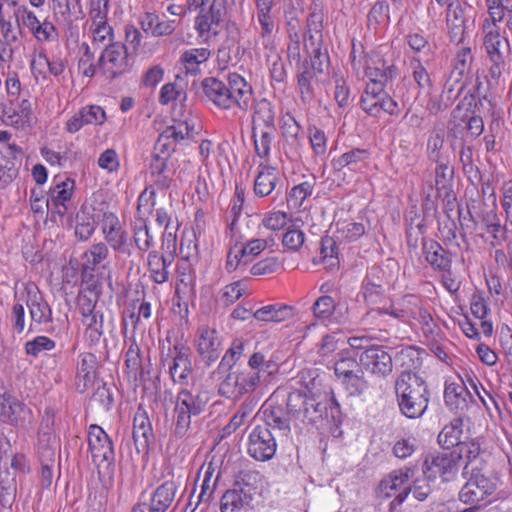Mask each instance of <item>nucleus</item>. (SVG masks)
I'll return each instance as SVG.
<instances>
[{
    "label": "nucleus",
    "mask_w": 512,
    "mask_h": 512,
    "mask_svg": "<svg viewBox=\"0 0 512 512\" xmlns=\"http://www.w3.org/2000/svg\"><path fill=\"white\" fill-rule=\"evenodd\" d=\"M470 310L473 316L481 320V330L485 336H491L493 332V325L486 319L489 312L487 303L480 293H474L470 301Z\"/></svg>",
    "instance_id": "obj_34"
},
{
    "label": "nucleus",
    "mask_w": 512,
    "mask_h": 512,
    "mask_svg": "<svg viewBox=\"0 0 512 512\" xmlns=\"http://www.w3.org/2000/svg\"><path fill=\"white\" fill-rule=\"evenodd\" d=\"M252 501L250 492L243 488L228 490L221 498V512H246Z\"/></svg>",
    "instance_id": "obj_26"
},
{
    "label": "nucleus",
    "mask_w": 512,
    "mask_h": 512,
    "mask_svg": "<svg viewBox=\"0 0 512 512\" xmlns=\"http://www.w3.org/2000/svg\"><path fill=\"white\" fill-rule=\"evenodd\" d=\"M208 48H192L186 50L181 56V62L187 74L197 75L201 72L200 66L210 57Z\"/></svg>",
    "instance_id": "obj_32"
},
{
    "label": "nucleus",
    "mask_w": 512,
    "mask_h": 512,
    "mask_svg": "<svg viewBox=\"0 0 512 512\" xmlns=\"http://www.w3.org/2000/svg\"><path fill=\"white\" fill-rule=\"evenodd\" d=\"M337 355L338 359L334 363V370L339 380L349 374L355 373L356 370H358L356 360L354 357L349 355L347 349H342V351Z\"/></svg>",
    "instance_id": "obj_48"
},
{
    "label": "nucleus",
    "mask_w": 512,
    "mask_h": 512,
    "mask_svg": "<svg viewBox=\"0 0 512 512\" xmlns=\"http://www.w3.org/2000/svg\"><path fill=\"white\" fill-rule=\"evenodd\" d=\"M171 261L157 252H151L148 256V269L154 282L162 284L168 280V266Z\"/></svg>",
    "instance_id": "obj_37"
},
{
    "label": "nucleus",
    "mask_w": 512,
    "mask_h": 512,
    "mask_svg": "<svg viewBox=\"0 0 512 512\" xmlns=\"http://www.w3.org/2000/svg\"><path fill=\"white\" fill-rule=\"evenodd\" d=\"M309 140L315 155L322 156L326 153L327 138L324 131L317 127L309 128Z\"/></svg>",
    "instance_id": "obj_63"
},
{
    "label": "nucleus",
    "mask_w": 512,
    "mask_h": 512,
    "mask_svg": "<svg viewBox=\"0 0 512 512\" xmlns=\"http://www.w3.org/2000/svg\"><path fill=\"white\" fill-rule=\"evenodd\" d=\"M102 232L106 242L112 249L124 254H130L128 235L123 230L120 220L115 214H104Z\"/></svg>",
    "instance_id": "obj_16"
},
{
    "label": "nucleus",
    "mask_w": 512,
    "mask_h": 512,
    "mask_svg": "<svg viewBox=\"0 0 512 512\" xmlns=\"http://www.w3.org/2000/svg\"><path fill=\"white\" fill-rule=\"evenodd\" d=\"M272 239H252L246 245L240 246L246 260L250 263L254 257L258 256L268 246L272 244Z\"/></svg>",
    "instance_id": "obj_59"
},
{
    "label": "nucleus",
    "mask_w": 512,
    "mask_h": 512,
    "mask_svg": "<svg viewBox=\"0 0 512 512\" xmlns=\"http://www.w3.org/2000/svg\"><path fill=\"white\" fill-rule=\"evenodd\" d=\"M30 411L10 394H0V420L17 425L27 419Z\"/></svg>",
    "instance_id": "obj_24"
},
{
    "label": "nucleus",
    "mask_w": 512,
    "mask_h": 512,
    "mask_svg": "<svg viewBox=\"0 0 512 512\" xmlns=\"http://www.w3.org/2000/svg\"><path fill=\"white\" fill-rule=\"evenodd\" d=\"M17 20L22 24L24 28L30 30V32H47L48 24L41 23L36 15L29 11L27 8L18 9Z\"/></svg>",
    "instance_id": "obj_51"
},
{
    "label": "nucleus",
    "mask_w": 512,
    "mask_h": 512,
    "mask_svg": "<svg viewBox=\"0 0 512 512\" xmlns=\"http://www.w3.org/2000/svg\"><path fill=\"white\" fill-rule=\"evenodd\" d=\"M176 491L177 486L173 481H166L158 486L150 498V502L156 508L155 511L165 512L172 504Z\"/></svg>",
    "instance_id": "obj_31"
},
{
    "label": "nucleus",
    "mask_w": 512,
    "mask_h": 512,
    "mask_svg": "<svg viewBox=\"0 0 512 512\" xmlns=\"http://www.w3.org/2000/svg\"><path fill=\"white\" fill-rule=\"evenodd\" d=\"M415 470L411 467H403L387 474L379 482L376 489V496L381 499L394 498L390 503V510L393 511L400 506L411 493L410 480Z\"/></svg>",
    "instance_id": "obj_6"
},
{
    "label": "nucleus",
    "mask_w": 512,
    "mask_h": 512,
    "mask_svg": "<svg viewBox=\"0 0 512 512\" xmlns=\"http://www.w3.org/2000/svg\"><path fill=\"white\" fill-rule=\"evenodd\" d=\"M58 444L55 435L51 431L39 434L38 451L41 462V485L48 488L53 480V468L56 461Z\"/></svg>",
    "instance_id": "obj_12"
},
{
    "label": "nucleus",
    "mask_w": 512,
    "mask_h": 512,
    "mask_svg": "<svg viewBox=\"0 0 512 512\" xmlns=\"http://www.w3.org/2000/svg\"><path fill=\"white\" fill-rule=\"evenodd\" d=\"M305 406L314 407L315 412H319L320 417L326 419L336 420L340 416V405L331 394H325L315 405L306 401Z\"/></svg>",
    "instance_id": "obj_42"
},
{
    "label": "nucleus",
    "mask_w": 512,
    "mask_h": 512,
    "mask_svg": "<svg viewBox=\"0 0 512 512\" xmlns=\"http://www.w3.org/2000/svg\"><path fill=\"white\" fill-rule=\"evenodd\" d=\"M229 98L231 99V109L237 107L241 110H247L253 100V90L251 85L240 74L231 73L228 76Z\"/></svg>",
    "instance_id": "obj_19"
},
{
    "label": "nucleus",
    "mask_w": 512,
    "mask_h": 512,
    "mask_svg": "<svg viewBox=\"0 0 512 512\" xmlns=\"http://www.w3.org/2000/svg\"><path fill=\"white\" fill-rule=\"evenodd\" d=\"M56 342L48 336H36L24 345V351L28 356L39 357L42 353L54 350Z\"/></svg>",
    "instance_id": "obj_46"
},
{
    "label": "nucleus",
    "mask_w": 512,
    "mask_h": 512,
    "mask_svg": "<svg viewBox=\"0 0 512 512\" xmlns=\"http://www.w3.org/2000/svg\"><path fill=\"white\" fill-rule=\"evenodd\" d=\"M276 452V442L271 431L266 427L257 426L249 435L248 453L258 461H266Z\"/></svg>",
    "instance_id": "obj_13"
},
{
    "label": "nucleus",
    "mask_w": 512,
    "mask_h": 512,
    "mask_svg": "<svg viewBox=\"0 0 512 512\" xmlns=\"http://www.w3.org/2000/svg\"><path fill=\"white\" fill-rule=\"evenodd\" d=\"M253 122L255 125H263L267 129L273 128L275 111L270 101L263 98L256 103Z\"/></svg>",
    "instance_id": "obj_43"
},
{
    "label": "nucleus",
    "mask_w": 512,
    "mask_h": 512,
    "mask_svg": "<svg viewBox=\"0 0 512 512\" xmlns=\"http://www.w3.org/2000/svg\"><path fill=\"white\" fill-rule=\"evenodd\" d=\"M186 100V93L183 88L174 83H167L162 86L159 93V101L163 105L177 101L183 103Z\"/></svg>",
    "instance_id": "obj_53"
},
{
    "label": "nucleus",
    "mask_w": 512,
    "mask_h": 512,
    "mask_svg": "<svg viewBox=\"0 0 512 512\" xmlns=\"http://www.w3.org/2000/svg\"><path fill=\"white\" fill-rule=\"evenodd\" d=\"M293 309L284 304L264 306L253 313V317L259 321L279 323L292 317Z\"/></svg>",
    "instance_id": "obj_30"
},
{
    "label": "nucleus",
    "mask_w": 512,
    "mask_h": 512,
    "mask_svg": "<svg viewBox=\"0 0 512 512\" xmlns=\"http://www.w3.org/2000/svg\"><path fill=\"white\" fill-rule=\"evenodd\" d=\"M98 166L108 173L117 172L120 167L118 154L113 149H106L98 158Z\"/></svg>",
    "instance_id": "obj_62"
},
{
    "label": "nucleus",
    "mask_w": 512,
    "mask_h": 512,
    "mask_svg": "<svg viewBox=\"0 0 512 512\" xmlns=\"http://www.w3.org/2000/svg\"><path fill=\"white\" fill-rule=\"evenodd\" d=\"M277 182V170L268 165L260 164L254 181V193L256 196L265 197L275 189Z\"/></svg>",
    "instance_id": "obj_28"
},
{
    "label": "nucleus",
    "mask_w": 512,
    "mask_h": 512,
    "mask_svg": "<svg viewBox=\"0 0 512 512\" xmlns=\"http://www.w3.org/2000/svg\"><path fill=\"white\" fill-rule=\"evenodd\" d=\"M107 255L108 249L106 245L103 243H97L85 252V266L87 268H94L96 265L101 263Z\"/></svg>",
    "instance_id": "obj_60"
},
{
    "label": "nucleus",
    "mask_w": 512,
    "mask_h": 512,
    "mask_svg": "<svg viewBox=\"0 0 512 512\" xmlns=\"http://www.w3.org/2000/svg\"><path fill=\"white\" fill-rule=\"evenodd\" d=\"M336 309L335 301L332 297L324 295L319 297L312 306L313 314L318 319H327Z\"/></svg>",
    "instance_id": "obj_57"
},
{
    "label": "nucleus",
    "mask_w": 512,
    "mask_h": 512,
    "mask_svg": "<svg viewBox=\"0 0 512 512\" xmlns=\"http://www.w3.org/2000/svg\"><path fill=\"white\" fill-rule=\"evenodd\" d=\"M220 393L230 399H237L244 395L236 372H232L220 384Z\"/></svg>",
    "instance_id": "obj_54"
},
{
    "label": "nucleus",
    "mask_w": 512,
    "mask_h": 512,
    "mask_svg": "<svg viewBox=\"0 0 512 512\" xmlns=\"http://www.w3.org/2000/svg\"><path fill=\"white\" fill-rule=\"evenodd\" d=\"M456 457L457 460L462 459L465 462L463 473L484 469L483 451L477 439L462 442L459 446V455Z\"/></svg>",
    "instance_id": "obj_23"
},
{
    "label": "nucleus",
    "mask_w": 512,
    "mask_h": 512,
    "mask_svg": "<svg viewBox=\"0 0 512 512\" xmlns=\"http://www.w3.org/2000/svg\"><path fill=\"white\" fill-rule=\"evenodd\" d=\"M202 88L206 97L216 106L222 109H231V99L229 98V85L222 81L209 77L203 80Z\"/></svg>",
    "instance_id": "obj_25"
},
{
    "label": "nucleus",
    "mask_w": 512,
    "mask_h": 512,
    "mask_svg": "<svg viewBox=\"0 0 512 512\" xmlns=\"http://www.w3.org/2000/svg\"><path fill=\"white\" fill-rule=\"evenodd\" d=\"M194 130V125L189 123L188 120L175 121L172 125L168 126L159 136V142L172 140L179 142L188 137Z\"/></svg>",
    "instance_id": "obj_41"
},
{
    "label": "nucleus",
    "mask_w": 512,
    "mask_h": 512,
    "mask_svg": "<svg viewBox=\"0 0 512 512\" xmlns=\"http://www.w3.org/2000/svg\"><path fill=\"white\" fill-rule=\"evenodd\" d=\"M273 128L261 130L258 132L257 128H254V144L255 150L258 156L266 157L268 156L271 144L273 141Z\"/></svg>",
    "instance_id": "obj_52"
},
{
    "label": "nucleus",
    "mask_w": 512,
    "mask_h": 512,
    "mask_svg": "<svg viewBox=\"0 0 512 512\" xmlns=\"http://www.w3.org/2000/svg\"><path fill=\"white\" fill-rule=\"evenodd\" d=\"M96 228L95 219L88 207H81L76 215L75 235L81 240L85 241L91 237Z\"/></svg>",
    "instance_id": "obj_38"
},
{
    "label": "nucleus",
    "mask_w": 512,
    "mask_h": 512,
    "mask_svg": "<svg viewBox=\"0 0 512 512\" xmlns=\"http://www.w3.org/2000/svg\"><path fill=\"white\" fill-rule=\"evenodd\" d=\"M288 53L293 58H305L300 67L308 68L317 81H322L327 62V54L322 50V34H293Z\"/></svg>",
    "instance_id": "obj_3"
},
{
    "label": "nucleus",
    "mask_w": 512,
    "mask_h": 512,
    "mask_svg": "<svg viewBox=\"0 0 512 512\" xmlns=\"http://www.w3.org/2000/svg\"><path fill=\"white\" fill-rule=\"evenodd\" d=\"M426 261L438 270H446L450 266V260L446 257L444 249L434 241L423 242Z\"/></svg>",
    "instance_id": "obj_35"
},
{
    "label": "nucleus",
    "mask_w": 512,
    "mask_h": 512,
    "mask_svg": "<svg viewBox=\"0 0 512 512\" xmlns=\"http://www.w3.org/2000/svg\"><path fill=\"white\" fill-rule=\"evenodd\" d=\"M248 365L251 368L250 371H267L268 374H272L276 370V365L271 360H266L265 356L260 352L253 353L248 361Z\"/></svg>",
    "instance_id": "obj_64"
},
{
    "label": "nucleus",
    "mask_w": 512,
    "mask_h": 512,
    "mask_svg": "<svg viewBox=\"0 0 512 512\" xmlns=\"http://www.w3.org/2000/svg\"><path fill=\"white\" fill-rule=\"evenodd\" d=\"M395 393L399 409L407 418H418L426 411L427 386L416 373L403 371L395 381Z\"/></svg>",
    "instance_id": "obj_2"
},
{
    "label": "nucleus",
    "mask_w": 512,
    "mask_h": 512,
    "mask_svg": "<svg viewBox=\"0 0 512 512\" xmlns=\"http://www.w3.org/2000/svg\"><path fill=\"white\" fill-rule=\"evenodd\" d=\"M96 358L91 353H84L79 356L77 365V379L83 382V390L92 383L95 373Z\"/></svg>",
    "instance_id": "obj_44"
},
{
    "label": "nucleus",
    "mask_w": 512,
    "mask_h": 512,
    "mask_svg": "<svg viewBox=\"0 0 512 512\" xmlns=\"http://www.w3.org/2000/svg\"><path fill=\"white\" fill-rule=\"evenodd\" d=\"M16 481L9 472H0V504L4 508H10L16 497Z\"/></svg>",
    "instance_id": "obj_45"
},
{
    "label": "nucleus",
    "mask_w": 512,
    "mask_h": 512,
    "mask_svg": "<svg viewBox=\"0 0 512 512\" xmlns=\"http://www.w3.org/2000/svg\"><path fill=\"white\" fill-rule=\"evenodd\" d=\"M459 463L452 453H436L426 457L423 473L427 479L441 478L443 481L452 480L458 473Z\"/></svg>",
    "instance_id": "obj_10"
},
{
    "label": "nucleus",
    "mask_w": 512,
    "mask_h": 512,
    "mask_svg": "<svg viewBox=\"0 0 512 512\" xmlns=\"http://www.w3.org/2000/svg\"><path fill=\"white\" fill-rule=\"evenodd\" d=\"M1 117L8 125L26 127L34 120L32 104L28 98L11 100L3 107Z\"/></svg>",
    "instance_id": "obj_17"
},
{
    "label": "nucleus",
    "mask_w": 512,
    "mask_h": 512,
    "mask_svg": "<svg viewBox=\"0 0 512 512\" xmlns=\"http://www.w3.org/2000/svg\"><path fill=\"white\" fill-rule=\"evenodd\" d=\"M345 345L346 341L344 338L339 337L337 334L326 335L322 339L318 353L323 359H329L335 351L339 350L341 352L342 349H346Z\"/></svg>",
    "instance_id": "obj_49"
},
{
    "label": "nucleus",
    "mask_w": 512,
    "mask_h": 512,
    "mask_svg": "<svg viewBox=\"0 0 512 512\" xmlns=\"http://www.w3.org/2000/svg\"><path fill=\"white\" fill-rule=\"evenodd\" d=\"M472 398L471 391L464 387L463 383H458L453 378L445 381L444 401L452 411L463 412L468 408L469 399Z\"/></svg>",
    "instance_id": "obj_21"
},
{
    "label": "nucleus",
    "mask_w": 512,
    "mask_h": 512,
    "mask_svg": "<svg viewBox=\"0 0 512 512\" xmlns=\"http://www.w3.org/2000/svg\"><path fill=\"white\" fill-rule=\"evenodd\" d=\"M313 192V185L310 182H302L294 186L288 198V204L293 208H298L302 205L304 200Z\"/></svg>",
    "instance_id": "obj_55"
},
{
    "label": "nucleus",
    "mask_w": 512,
    "mask_h": 512,
    "mask_svg": "<svg viewBox=\"0 0 512 512\" xmlns=\"http://www.w3.org/2000/svg\"><path fill=\"white\" fill-rule=\"evenodd\" d=\"M396 75L392 59H384L379 53H374L366 64V77L368 82L364 95L381 98L385 93L387 81Z\"/></svg>",
    "instance_id": "obj_7"
},
{
    "label": "nucleus",
    "mask_w": 512,
    "mask_h": 512,
    "mask_svg": "<svg viewBox=\"0 0 512 512\" xmlns=\"http://www.w3.org/2000/svg\"><path fill=\"white\" fill-rule=\"evenodd\" d=\"M26 305L32 320L36 323H48L52 319V311L43 299L41 292L34 283L25 285Z\"/></svg>",
    "instance_id": "obj_20"
},
{
    "label": "nucleus",
    "mask_w": 512,
    "mask_h": 512,
    "mask_svg": "<svg viewBox=\"0 0 512 512\" xmlns=\"http://www.w3.org/2000/svg\"><path fill=\"white\" fill-rule=\"evenodd\" d=\"M368 152L364 149H353L332 160V166L335 170L348 168L351 171H361L366 165Z\"/></svg>",
    "instance_id": "obj_29"
},
{
    "label": "nucleus",
    "mask_w": 512,
    "mask_h": 512,
    "mask_svg": "<svg viewBox=\"0 0 512 512\" xmlns=\"http://www.w3.org/2000/svg\"><path fill=\"white\" fill-rule=\"evenodd\" d=\"M362 367L371 374L386 376L392 372L393 363L390 354L380 346H370L360 355Z\"/></svg>",
    "instance_id": "obj_15"
},
{
    "label": "nucleus",
    "mask_w": 512,
    "mask_h": 512,
    "mask_svg": "<svg viewBox=\"0 0 512 512\" xmlns=\"http://www.w3.org/2000/svg\"><path fill=\"white\" fill-rule=\"evenodd\" d=\"M227 142H218L215 143L212 140H202L199 145V155L201 157L202 162L206 166H211L213 164L221 165L224 161L227 160Z\"/></svg>",
    "instance_id": "obj_27"
},
{
    "label": "nucleus",
    "mask_w": 512,
    "mask_h": 512,
    "mask_svg": "<svg viewBox=\"0 0 512 512\" xmlns=\"http://www.w3.org/2000/svg\"><path fill=\"white\" fill-rule=\"evenodd\" d=\"M174 381L186 378L190 370L189 349L184 346H174L164 358Z\"/></svg>",
    "instance_id": "obj_22"
},
{
    "label": "nucleus",
    "mask_w": 512,
    "mask_h": 512,
    "mask_svg": "<svg viewBox=\"0 0 512 512\" xmlns=\"http://www.w3.org/2000/svg\"><path fill=\"white\" fill-rule=\"evenodd\" d=\"M484 44L490 60L504 59L509 52V42L504 34H486Z\"/></svg>",
    "instance_id": "obj_39"
},
{
    "label": "nucleus",
    "mask_w": 512,
    "mask_h": 512,
    "mask_svg": "<svg viewBox=\"0 0 512 512\" xmlns=\"http://www.w3.org/2000/svg\"><path fill=\"white\" fill-rule=\"evenodd\" d=\"M365 233L364 225L356 222L342 223L337 230V239L354 241Z\"/></svg>",
    "instance_id": "obj_58"
},
{
    "label": "nucleus",
    "mask_w": 512,
    "mask_h": 512,
    "mask_svg": "<svg viewBox=\"0 0 512 512\" xmlns=\"http://www.w3.org/2000/svg\"><path fill=\"white\" fill-rule=\"evenodd\" d=\"M173 22H160L159 17L154 13H145L140 17V24L144 32H163L164 30L171 29Z\"/></svg>",
    "instance_id": "obj_56"
},
{
    "label": "nucleus",
    "mask_w": 512,
    "mask_h": 512,
    "mask_svg": "<svg viewBox=\"0 0 512 512\" xmlns=\"http://www.w3.org/2000/svg\"><path fill=\"white\" fill-rule=\"evenodd\" d=\"M195 345L200 356L207 362L218 359L221 349V338L216 329L202 325L195 334Z\"/></svg>",
    "instance_id": "obj_18"
},
{
    "label": "nucleus",
    "mask_w": 512,
    "mask_h": 512,
    "mask_svg": "<svg viewBox=\"0 0 512 512\" xmlns=\"http://www.w3.org/2000/svg\"><path fill=\"white\" fill-rule=\"evenodd\" d=\"M88 445L92 461L96 465L113 459L114 449L107 433L98 425H91L88 431Z\"/></svg>",
    "instance_id": "obj_14"
},
{
    "label": "nucleus",
    "mask_w": 512,
    "mask_h": 512,
    "mask_svg": "<svg viewBox=\"0 0 512 512\" xmlns=\"http://www.w3.org/2000/svg\"><path fill=\"white\" fill-rule=\"evenodd\" d=\"M75 189V181L65 175H58L52 179L47 194V210L52 217H62L68 210Z\"/></svg>",
    "instance_id": "obj_8"
},
{
    "label": "nucleus",
    "mask_w": 512,
    "mask_h": 512,
    "mask_svg": "<svg viewBox=\"0 0 512 512\" xmlns=\"http://www.w3.org/2000/svg\"><path fill=\"white\" fill-rule=\"evenodd\" d=\"M417 447V440L413 436H407L396 441L393 452L397 458L405 459L413 454Z\"/></svg>",
    "instance_id": "obj_61"
},
{
    "label": "nucleus",
    "mask_w": 512,
    "mask_h": 512,
    "mask_svg": "<svg viewBox=\"0 0 512 512\" xmlns=\"http://www.w3.org/2000/svg\"><path fill=\"white\" fill-rule=\"evenodd\" d=\"M340 381L351 396L360 395L368 388V382L361 370H356L355 373L341 378Z\"/></svg>",
    "instance_id": "obj_47"
},
{
    "label": "nucleus",
    "mask_w": 512,
    "mask_h": 512,
    "mask_svg": "<svg viewBox=\"0 0 512 512\" xmlns=\"http://www.w3.org/2000/svg\"><path fill=\"white\" fill-rule=\"evenodd\" d=\"M134 242L141 251H147L154 244V237L150 233V229L146 223L139 220L134 225Z\"/></svg>",
    "instance_id": "obj_50"
},
{
    "label": "nucleus",
    "mask_w": 512,
    "mask_h": 512,
    "mask_svg": "<svg viewBox=\"0 0 512 512\" xmlns=\"http://www.w3.org/2000/svg\"><path fill=\"white\" fill-rule=\"evenodd\" d=\"M134 441L142 446L148 445L152 438V427L145 412H138L133 424Z\"/></svg>",
    "instance_id": "obj_40"
},
{
    "label": "nucleus",
    "mask_w": 512,
    "mask_h": 512,
    "mask_svg": "<svg viewBox=\"0 0 512 512\" xmlns=\"http://www.w3.org/2000/svg\"><path fill=\"white\" fill-rule=\"evenodd\" d=\"M467 482L459 492L461 502L470 505H478L481 502H490L496 497V492L501 485L500 478L488 471L478 470L464 473Z\"/></svg>",
    "instance_id": "obj_5"
},
{
    "label": "nucleus",
    "mask_w": 512,
    "mask_h": 512,
    "mask_svg": "<svg viewBox=\"0 0 512 512\" xmlns=\"http://www.w3.org/2000/svg\"><path fill=\"white\" fill-rule=\"evenodd\" d=\"M208 400V395L205 392L193 393L183 389L177 394L172 416L175 435L183 437L187 434L192 417L204 411Z\"/></svg>",
    "instance_id": "obj_4"
},
{
    "label": "nucleus",
    "mask_w": 512,
    "mask_h": 512,
    "mask_svg": "<svg viewBox=\"0 0 512 512\" xmlns=\"http://www.w3.org/2000/svg\"><path fill=\"white\" fill-rule=\"evenodd\" d=\"M366 316L371 319V324L377 325L385 322L386 317H391L408 324L415 331H421L425 336L432 334L436 328L430 312L423 307L421 299L414 295L393 302L389 309H372Z\"/></svg>",
    "instance_id": "obj_1"
},
{
    "label": "nucleus",
    "mask_w": 512,
    "mask_h": 512,
    "mask_svg": "<svg viewBox=\"0 0 512 512\" xmlns=\"http://www.w3.org/2000/svg\"><path fill=\"white\" fill-rule=\"evenodd\" d=\"M198 32H218L230 29L225 0H212L207 9H202L195 19Z\"/></svg>",
    "instance_id": "obj_11"
},
{
    "label": "nucleus",
    "mask_w": 512,
    "mask_h": 512,
    "mask_svg": "<svg viewBox=\"0 0 512 512\" xmlns=\"http://www.w3.org/2000/svg\"><path fill=\"white\" fill-rule=\"evenodd\" d=\"M112 43L106 47L100 58V69L107 77H115L124 73L128 67V48L115 34H108Z\"/></svg>",
    "instance_id": "obj_9"
},
{
    "label": "nucleus",
    "mask_w": 512,
    "mask_h": 512,
    "mask_svg": "<svg viewBox=\"0 0 512 512\" xmlns=\"http://www.w3.org/2000/svg\"><path fill=\"white\" fill-rule=\"evenodd\" d=\"M319 81L316 80V75L308 68L298 67L297 72V85L298 91L303 103H310L314 98V85Z\"/></svg>",
    "instance_id": "obj_36"
},
{
    "label": "nucleus",
    "mask_w": 512,
    "mask_h": 512,
    "mask_svg": "<svg viewBox=\"0 0 512 512\" xmlns=\"http://www.w3.org/2000/svg\"><path fill=\"white\" fill-rule=\"evenodd\" d=\"M462 434L463 422L460 418H455L443 427L438 435V443L445 449L460 446Z\"/></svg>",
    "instance_id": "obj_33"
}]
</instances>
